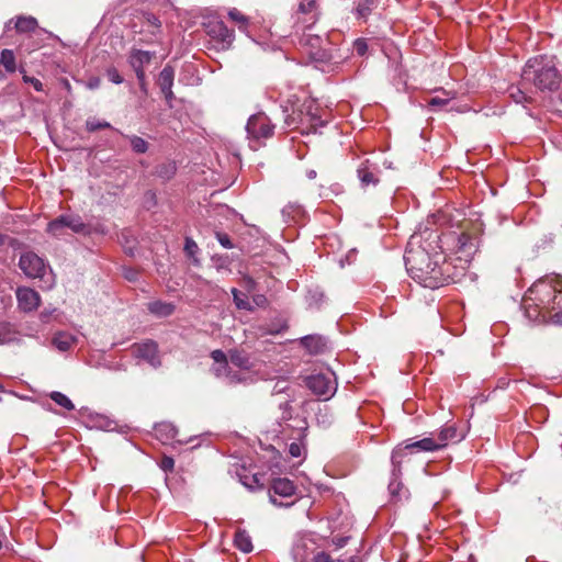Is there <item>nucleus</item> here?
I'll return each mask as SVG.
<instances>
[{"instance_id": "obj_28", "label": "nucleus", "mask_w": 562, "mask_h": 562, "mask_svg": "<svg viewBox=\"0 0 562 562\" xmlns=\"http://www.w3.org/2000/svg\"><path fill=\"white\" fill-rule=\"evenodd\" d=\"M256 282L254 279L248 277V294L251 293V304L248 302V312L255 308H267L269 306V300L265 294L255 293Z\"/></svg>"}, {"instance_id": "obj_6", "label": "nucleus", "mask_w": 562, "mask_h": 562, "mask_svg": "<svg viewBox=\"0 0 562 562\" xmlns=\"http://www.w3.org/2000/svg\"><path fill=\"white\" fill-rule=\"evenodd\" d=\"M274 125L263 113L258 112L248 117V148L257 150L265 145V140L272 137Z\"/></svg>"}, {"instance_id": "obj_55", "label": "nucleus", "mask_w": 562, "mask_h": 562, "mask_svg": "<svg viewBox=\"0 0 562 562\" xmlns=\"http://www.w3.org/2000/svg\"><path fill=\"white\" fill-rule=\"evenodd\" d=\"M92 227V234H101V235H105L108 233V228L103 225V224H97V225H91Z\"/></svg>"}, {"instance_id": "obj_30", "label": "nucleus", "mask_w": 562, "mask_h": 562, "mask_svg": "<svg viewBox=\"0 0 562 562\" xmlns=\"http://www.w3.org/2000/svg\"><path fill=\"white\" fill-rule=\"evenodd\" d=\"M408 441V447L411 448V453H416L419 451L424 452H432L438 450V446L435 443V435L431 434L430 437L423 438L417 441Z\"/></svg>"}, {"instance_id": "obj_14", "label": "nucleus", "mask_w": 562, "mask_h": 562, "mask_svg": "<svg viewBox=\"0 0 562 562\" xmlns=\"http://www.w3.org/2000/svg\"><path fill=\"white\" fill-rule=\"evenodd\" d=\"M477 251L476 238L467 233H461L457 237L456 252L459 259L471 261Z\"/></svg>"}, {"instance_id": "obj_3", "label": "nucleus", "mask_w": 562, "mask_h": 562, "mask_svg": "<svg viewBox=\"0 0 562 562\" xmlns=\"http://www.w3.org/2000/svg\"><path fill=\"white\" fill-rule=\"evenodd\" d=\"M530 292L540 295L539 302L542 310H546L548 317L555 324L562 325V283L551 284L549 282H539L535 284Z\"/></svg>"}, {"instance_id": "obj_36", "label": "nucleus", "mask_w": 562, "mask_h": 562, "mask_svg": "<svg viewBox=\"0 0 562 562\" xmlns=\"http://www.w3.org/2000/svg\"><path fill=\"white\" fill-rule=\"evenodd\" d=\"M281 214L284 222L290 223L301 216L302 207L297 203H289L282 209Z\"/></svg>"}, {"instance_id": "obj_37", "label": "nucleus", "mask_w": 562, "mask_h": 562, "mask_svg": "<svg viewBox=\"0 0 562 562\" xmlns=\"http://www.w3.org/2000/svg\"><path fill=\"white\" fill-rule=\"evenodd\" d=\"M530 299H526L525 300V310H526V315L531 318V319H538L540 316L546 318L548 317V313L546 312V310H542V304L539 303V304H535V306H532L530 303H529Z\"/></svg>"}, {"instance_id": "obj_42", "label": "nucleus", "mask_w": 562, "mask_h": 562, "mask_svg": "<svg viewBox=\"0 0 562 562\" xmlns=\"http://www.w3.org/2000/svg\"><path fill=\"white\" fill-rule=\"evenodd\" d=\"M176 170H177L176 165L173 162H168V164L160 165L157 168V175L165 180H169L170 178H172L175 176Z\"/></svg>"}, {"instance_id": "obj_53", "label": "nucleus", "mask_w": 562, "mask_h": 562, "mask_svg": "<svg viewBox=\"0 0 562 562\" xmlns=\"http://www.w3.org/2000/svg\"><path fill=\"white\" fill-rule=\"evenodd\" d=\"M216 238L218 240V243L224 247V248H227V249H231L233 248V244L231 241V238L228 237L227 234H224V233H216Z\"/></svg>"}, {"instance_id": "obj_50", "label": "nucleus", "mask_w": 562, "mask_h": 562, "mask_svg": "<svg viewBox=\"0 0 562 562\" xmlns=\"http://www.w3.org/2000/svg\"><path fill=\"white\" fill-rule=\"evenodd\" d=\"M289 453L291 454V457L293 458H299L301 457L303 453H304V447L302 443L300 442H292L290 446H289Z\"/></svg>"}, {"instance_id": "obj_47", "label": "nucleus", "mask_w": 562, "mask_h": 562, "mask_svg": "<svg viewBox=\"0 0 562 562\" xmlns=\"http://www.w3.org/2000/svg\"><path fill=\"white\" fill-rule=\"evenodd\" d=\"M199 250V247H198V244L190 237H187L186 238V243H184V251L186 254L193 258L194 255L198 252Z\"/></svg>"}, {"instance_id": "obj_44", "label": "nucleus", "mask_w": 562, "mask_h": 562, "mask_svg": "<svg viewBox=\"0 0 562 562\" xmlns=\"http://www.w3.org/2000/svg\"><path fill=\"white\" fill-rule=\"evenodd\" d=\"M144 19H145V22L148 24V26L154 27V30L150 31L151 34H156L160 30L161 23L155 14L145 13Z\"/></svg>"}, {"instance_id": "obj_34", "label": "nucleus", "mask_w": 562, "mask_h": 562, "mask_svg": "<svg viewBox=\"0 0 562 562\" xmlns=\"http://www.w3.org/2000/svg\"><path fill=\"white\" fill-rule=\"evenodd\" d=\"M173 80L175 69L169 65L165 66L158 77V85L160 87V90H169V88H172Z\"/></svg>"}, {"instance_id": "obj_23", "label": "nucleus", "mask_w": 562, "mask_h": 562, "mask_svg": "<svg viewBox=\"0 0 562 562\" xmlns=\"http://www.w3.org/2000/svg\"><path fill=\"white\" fill-rule=\"evenodd\" d=\"M401 474L396 473L393 475L392 480L389 483V493L391 496V501L393 503H398L408 498V490L403 485V483L398 480Z\"/></svg>"}, {"instance_id": "obj_10", "label": "nucleus", "mask_w": 562, "mask_h": 562, "mask_svg": "<svg viewBox=\"0 0 562 562\" xmlns=\"http://www.w3.org/2000/svg\"><path fill=\"white\" fill-rule=\"evenodd\" d=\"M19 267L29 278L42 279L46 272V263L44 259L33 251H27L21 255Z\"/></svg>"}, {"instance_id": "obj_61", "label": "nucleus", "mask_w": 562, "mask_h": 562, "mask_svg": "<svg viewBox=\"0 0 562 562\" xmlns=\"http://www.w3.org/2000/svg\"><path fill=\"white\" fill-rule=\"evenodd\" d=\"M138 85H139L140 90H142L144 93H147V82H146V80H145V81H143V82H138Z\"/></svg>"}, {"instance_id": "obj_21", "label": "nucleus", "mask_w": 562, "mask_h": 562, "mask_svg": "<svg viewBox=\"0 0 562 562\" xmlns=\"http://www.w3.org/2000/svg\"><path fill=\"white\" fill-rule=\"evenodd\" d=\"M154 57L153 52L133 48L128 54V64L133 69H145Z\"/></svg>"}, {"instance_id": "obj_32", "label": "nucleus", "mask_w": 562, "mask_h": 562, "mask_svg": "<svg viewBox=\"0 0 562 562\" xmlns=\"http://www.w3.org/2000/svg\"><path fill=\"white\" fill-rule=\"evenodd\" d=\"M442 95H436L428 100L427 104L431 110L442 109L449 104V102L456 99V92L447 91L445 89L439 90Z\"/></svg>"}, {"instance_id": "obj_26", "label": "nucleus", "mask_w": 562, "mask_h": 562, "mask_svg": "<svg viewBox=\"0 0 562 562\" xmlns=\"http://www.w3.org/2000/svg\"><path fill=\"white\" fill-rule=\"evenodd\" d=\"M228 362L231 371L237 375H240L243 381L246 370V357L244 352L237 349L229 350Z\"/></svg>"}, {"instance_id": "obj_18", "label": "nucleus", "mask_w": 562, "mask_h": 562, "mask_svg": "<svg viewBox=\"0 0 562 562\" xmlns=\"http://www.w3.org/2000/svg\"><path fill=\"white\" fill-rule=\"evenodd\" d=\"M461 439L462 436L458 434L454 425H446L435 436V443L438 446V450H440L446 448L450 442H458Z\"/></svg>"}, {"instance_id": "obj_11", "label": "nucleus", "mask_w": 562, "mask_h": 562, "mask_svg": "<svg viewBox=\"0 0 562 562\" xmlns=\"http://www.w3.org/2000/svg\"><path fill=\"white\" fill-rule=\"evenodd\" d=\"M211 358L214 361L211 370L215 376L225 379L229 384L241 382V376L231 371L228 359L222 350L217 349L212 351Z\"/></svg>"}, {"instance_id": "obj_31", "label": "nucleus", "mask_w": 562, "mask_h": 562, "mask_svg": "<svg viewBox=\"0 0 562 562\" xmlns=\"http://www.w3.org/2000/svg\"><path fill=\"white\" fill-rule=\"evenodd\" d=\"M175 308L172 303L162 301H153L147 304V310L158 317L170 316L175 312Z\"/></svg>"}, {"instance_id": "obj_54", "label": "nucleus", "mask_w": 562, "mask_h": 562, "mask_svg": "<svg viewBox=\"0 0 562 562\" xmlns=\"http://www.w3.org/2000/svg\"><path fill=\"white\" fill-rule=\"evenodd\" d=\"M160 467L164 471H172L175 467V460L171 457H164Z\"/></svg>"}, {"instance_id": "obj_33", "label": "nucleus", "mask_w": 562, "mask_h": 562, "mask_svg": "<svg viewBox=\"0 0 562 562\" xmlns=\"http://www.w3.org/2000/svg\"><path fill=\"white\" fill-rule=\"evenodd\" d=\"M156 437L162 442H167L176 438L178 430L170 423H160L155 427Z\"/></svg>"}, {"instance_id": "obj_25", "label": "nucleus", "mask_w": 562, "mask_h": 562, "mask_svg": "<svg viewBox=\"0 0 562 562\" xmlns=\"http://www.w3.org/2000/svg\"><path fill=\"white\" fill-rule=\"evenodd\" d=\"M408 454H412L411 448L408 447V441L400 443L395 447L391 458L393 465L392 475H396V473L401 474V465Z\"/></svg>"}, {"instance_id": "obj_13", "label": "nucleus", "mask_w": 562, "mask_h": 562, "mask_svg": "<svg viewBox=\"0 0 562 562\" xmlns=\"http://www.w3.org/2000/svg\"><path fill=\"white\" fill-rule=\"evenodd\" d=\"M16 300L19 308L26 313L35 311L41 304L40 294L26 286L18 288Z\"/></svg>"}, {"instance_id": "obj_27", "label": "nucleus", "mask_w": 562, "mask_h": 562, "mask_svg": "<svg viewBox=\"0 0 562 562\" xmlns=\"http://www.w3.org/2000/svg\"><path fill=\"white\" fill-rule=\"evenodd\" d=\"M301 345L311 353L319 355L326 348V341L322 336L308 335L301 339Z\"/></svg>"}, {"instance_id": "obj_7", "label": "nucleus", "mask_w": 562, "mask_h": 562, "mask_svg": "<svg viewBox=\"0 0 562 562\" xmlns=\"http://www.w3.org/2000/svg\"><path fill=\"white\" fill-rule=\"evenodd\" d=\"M202 26L217 47L221 49H227L231 47L235 38L234 30H229L220 15L216 13L205 15Z\"/></svg>"}, {"instance_id": "obj_62", "label": "nucleus", "mask_w": 562, "mask_h": 562, "mask_svg": "<svg viewBox=\"0 0 562 562\" xmlns=\"http://www.w3.org/2000/svg\"><path fill=\"white\" fill-rule=\"evenodd\" d=\"M348 562H362L361 558L359 557H351Z\"/></svg>"}, {"instance_id": "obj_48", "label": "nucleus", "mask_w": 562, "mask_h": 562, "mask_svg": "<svg viewBox=\"0 0 562 562\" xmlns=\"http://www.w3.org/2000/svg\"><path fill=\"white\" fill-rule=\"evenodd\" d=\"M353 49L359 56H364L368 52V43L364 38H357L353 42Z\"/></svg>"}, {"instance_id": "obj_4", "label": "nucleus", "mask_w": 562, "mask_h": 562, "mask_svg": "<svg viewBox=\"0 0 562 562\" xmlns=\"http://www.w3.org/2000/svg\"><path fill=\"white\" fill-rule=\"evenodd\" d=\"M279 249L269 238L262 234L256 225L248 224V257L251 258V265H256V258L262 257V262L272 265ZM248 265L250 262L248 261Z\"/></svg>"}, {"instance_id": "obj_5", "label": "nucleus", "mask_w": 562, "mask_h": 562, "mask_svg": "<svg viewBox=\"0 0 562 562\" xmlns=\"http://www.w3.org/2000/svg\"><path fill=\"white\" fill-rule=\"evenodd\" d=\"M300 45L305 49L310 58L316 63H330L334 60V49L327 47L329 45L327 37H322L317 34H313L306 29L300 37Z\"/></svg>"}, {"instance_id": "obj_17", "label": "nucleus", "mask_w": 562, "mask_h": 562, "mask_svg": "<svg viewBox=\"0 0 562 562\" xmlns=\"http://www.w3.org/2000/svg\"><path fill=\"white\" fill-rule=\"evenodd\" d=\"M315 550L314 541L305 536L297 537L292 547V555L296 562H307L310 554Z\"/></svg>"}, {"instance_id": "obj_43", "label": "nucleus", "mask_w": 562, "mask_h": 562, "mask_svg": "<svg viewBox=\"0 0 562 562\" xmlns=\"http://www.w3.org/2000/svg\"><path fill=\"white\" fill-rule=\"evenodd\" d=\"M227 15L231 21L237 23L239 27L246 24V16L236 8H232L227 11Z\"/></svg>"}, {"instance_id": "obj_64", "label": "nucleus", "mask_w": 562, "mask_h": 562, "mask_svg": "<svg viewBox=\"0 0 562 562\" xmlns=\"http://www.w3.org/2000/svg\"><path fill=\"white\" fill-rule=\"evenodd\" d=\"M315 177H316V172H315L314 170H311V171L308 172V178L313 179V178H315Z\"/></svg>"}, {"instance_id": "obj_38", "label": "nucleus", "mask_w": 562, "mask_h": 562, "mask_svg": "<svg viewBox=\"0 0 562 562\" xmlns=\"http://www.w3.org/2000/svg\"><path fill=\"white\" fill-rule=\"evenodd\" d=\"M49 397L59 406L67 411L75 409V405L71 400L61 392L54 391L49 394Z\"/></svg>"}, {"instance_id": "obj_12", "label": "nucleus", "mask_w": 562, "mask_h": 562, "mask_svg": "<svg viewBox=\"0 0 562 562\" xmlns=\"http://www.w3.org/2000/svg\"><path fill=\"white\" fill-rule=\"evenodd\" d=\"M133 353L136 358L148 362L154 368H157L161 364L158 352V345L153 340L135 344L133 346Z\"/></svg>"}, {"instance_id": "obj_59", "label": "nucleus", "mask_w": 562, "mask_h": 562, "mask_svg": "<svg viewBox=\"0 0 562 562\" xmlns=\"http://www.w3.org/2000/svg\"><path fill=\"white\" fill-rule=\"evenodd\" d=\"M347 538H335L333 542L337 548H342L347 543Z\"/></svg>"}, {"instance_id": "obj_39", "label": "nucleus", "mask_w": 562, "mask_h": 562, "mask_svg": "<svg viewBox=\"0 0 562 562\" xmlns=\"http://www.w3.org/2000/svg\"><path fill=\"white\" fill-rule=\"evenodd\" d=\"M374 7V0H358L356 12L359 18L366 19Z\"/></svg>"}, {"instance_id": "obj_56", "label": "nucleus", "mask_w": 562, "mask_h": 562, "mask_svg": "<svg viewBox=\"0 0 562 562\" xmlns=\"http://www.w3.org/2000/svg\"><path fill=\"white\" fill-rule=\"evenodd\" d=\"M233 294H234V300H235L236 306L238 308L246 307V302L238 296L236 289L233 290Z\"/></svg>"}, {"instance_id": "obj_51", "label": "nucleus", "mask_w": 562, "mask_h": 562, "mask_svg": "<svg viewBox=\"0 0 562 562\" xmlns=\"http://www.w3.org/2000/svg\"><path fill=\"white\" fill-rule=\"evenodd\" d=\"M510 97L514 99L517 103H522L528 101V97L525 92H522L519 88L512 89Z\"/></svg>"}, {"instance_id": "obj_40", "label": "nucleus", "mask_w": 562, "mask_h": 562, "mask_svg": "<svg viewBox=\"0 0 562 562\" xmlns=\"http://www.w3.org/2000/svg\"><path fill=\"white\" fill-rule=\"evenodd\" d=\"M131 142L132 149L137 154H144L148 150V143L136 135L127 136Z\"/></svg>"}, {"instance_id": "obj_49", "label": "nucleus", "mask_w": 562, "mask_h": 562, "mask_svg": "<svg viewBox=\"0 0 562 562\" xmlns=\"http://www.w3.org/2000/svg\"><path fill=\"white\" fill-rule=\"evenodd\" d=\"M235 544L241 551L246 552V533L243 530H239L235 535Z\"/></svg>"}, {"instance_id": "obj_41", "label": "nucleus", "mask_w": 562, "mask_h": 562, "mask_svg": "<svg viewBox=\"0 0 562 562\" xmlns=\"http://www.w3.org/2000/svg\"><path fill=\"white\" fill-rule=\"evenodd\" d=\"M86 128L92 133L99 130L112 128V125L106 121H100L94 117H90L86 121Z\"/></svg>"}, {"instance_id": "obj_20", "label": "nucleus", "mask_w": 562, "mask_h": 562, "mask_svg": "<svg viewBox=\"0 0 562 562\" xmlns=\"http://www.w3.org/2000/svg\"><path fill=\"white\" fill-rule=\"evenodd\" d=\"M357 173L362 187H368L370 184L375 186L379 182L378 169L375 166L369 164L368 160L359 165Z\"/></svg>"}, {"instance_id": "obj_45", "label": "nucleus", "mask_w": 562, "mask_h": 562, "mask_svg": "<svg viewBox=\"0 0 562 562\" xmlns=\"http://www.w3.org/2000/svg\"><path fill=\"white\" fill-rule=\"evenodd\" d=\"M105 75H106L108 79L115 85H121L124 81L120 71L115 67L106 68Z\"/></svg>"}, {"instance_id": "obj_16", "label": "nucleus", "mask_w": 562, "mask_h": 562, "mask_svg": "<svg viewBox=\"0 0 562 562\" xmlns=\"http://www.w3.org/2000/svg\"><path fill=\"white\" fill-rule=\"evenodd\" d=\"M270 501L273 504H278L276 499V495L281 497H292L296 493V486L294 483L286 477H278L272 481L271 487L269 490Z\"/></svg>"}, {"instance_id": "obj_58", "label": "nucleus", "mask_w": 562, "mask_h": 562, "mask_svg": "<svg viewBox=\"0 0 562 562\" xmlns=\"http://www.w3.org/2000/svg\"><path fill=\"white\" fill-rule=\"evenodd\" d=\"M161 92L164 93L166 101L170 104L175 98L172 88H169V90H161Z\"/></svg>"}, {"instance_id": "obj_22", "label": "nucleus", "mask_w": 562, "mask_h": 562, "mask_svg": "<svg viewBox=\"0 0 562 562\" xmlns=\"http://www.w3.org/2000/svg\"><path fill=\"white\" fill-rule=\"evenodd\" d=\"M78 342V338L67 331H58L54 335L52 339L53 346L58 349L59 351H68L72 347H75Z\"/></svg>"}, {"instance_id": "obj_24", "label": "nucleus", "mask_w": 562, "mask_h": 562, "mask_svg": "<svg viewBox=\"0 0 562 562\" xmlns=\"http://www.w3.org/2000/svg\"><path fill=\"white\" fill-rule=\"evenodd\" d=\"M63 215H64L67 228H69L71 232H74L76 234H82V235H91L92 234L91 225L83 223L79 215H72V214H63Z\"/></svg>"}, {"instance_id": "obj_19", "label": "nucleus", "mask_w": 562, "mask_h": 562, "mask_svg": "<svg viewBox=\"0 0 562 562\" xmlns=\"http://www.w3.org/2000/svg\"><path fill=\"white\" fill-rule=\"evenodd\" d=\"M18 69L16 57L12 49L4 48L0 53V81L7 78V74H14Z\"/></svg>"}, {"instance_id": "obj_15", "label": "nucleus", "mask_w": 562, "mask_h": 562, "mask_svg": "<svg viewBox=\"0 0 562 562\" xmlns=\"http://www.w3.org/2000/svg\"><path fill=\"white\" fill-rule=\"evenodd\" d=\"M12 23L14 24L16 33L19 34H32L40 30L37 20L32 15H18L13 19H10L5 23L4 30L9 31Z\"/></svg>"}, {"instance_id": "obj_35", "label": "nucleus", "mask_w": 562, "mask_h": 562, "mask_svg": "<svg viewBox=\"0 0 562 562\" xmlns=\"http://www.w3.org/2000/svg\"><path fill=\"white\" fill-rule=\"evenodd\" d=\"M67 228L64 215L56 217L47 224V233L53 235L54 237H61L65 234V229Z\"/></svg>"}, {"instance_id": "obj_60", "label": "nucleus", "mask_w": 562, "mask_h": 562, "mask_svg": "<svg viewBox=\"0 0 562 562\" xmlns=\"http://www.w3.org/2000/svg\"><path fill=\"white\" fill-rule=\"evenodd\" d=\"M99 85H100V80H99L98 78H95V79H93V80H91V81L89 82V87H90L91 89H93V88H98V87H99Z\"/></svg>"}, {"instance_id": "obj_29", "label": "nucleus", "mask_w": 562, "mask_h": 562, "mask_svg": "<svg viewBox=\"0 0 562 562\" xmlns=\"http://www.w3.org/2000/svg\"><path fill=\"white\" fill-rule=\"evenodd\" d=\"M20 340V331L15 325L9 322H0V345L11 344Z\"/></svg>"}, {"instance_id": "obj_63", "label": "nucleus", "mask_w": 562, "mask_h": 562, "mask_svg": "<svg viewBox=\"0 0 562 562\" xmlns=\"http://www.w3.org/2000/svg\"><path fill=\"white\" fill-rule=\"evenodd\" d=\"M7 239H8V236L0 234V245H3Z\"/></svg>"}, {"instance_id": "obj_8", "label": "nucleus", "mask_w": 562, "mask_h": 562, "mask_svg": "<svg viewBox=\"0 0 562 562\" xmlns=\"http://www.w3.org/2000/svg\"><path fill=\"white\" fill-rule=\"evenodd\" d=\"M305 384L313 394L324 401L329 400L337 390L333 372L312 374L306 378Z\"/></svg>"}, {"instance_id": "obj_52", "label": "nucleus", "mask_w": 562, "mask_h": 562, "mask_svg": "<svg viewBox=\"0 0 562 562\" xmlns=\"http://www.w3.org/2000/svg\"><path fill=\"white\" fill-rule=\"evenodd\" d=\"M312 562H344L342 560H335L333 559L328 553L326 552H318L314 558Z\"/></svg>"}, {"instance_id": "obj_57", "label": "nucleus", "mask_w": 562, "mask_h": 562, "mask_svg": "<svg viewBox=\"0 0 562 562\" xmlns=\"http://www.w3.org/2000/svg\"><path fill=\"white\" fill-rule=\"evenodd\" d=\"M133 70L135 71L138 82H143L146 80L145 69H133Z\"/></svg>"}, {"instance_id": "obj_1", "label": "nucleus", "mask_w": 562, "mask_h": 562, "mask_svg": "<svg viewBox=\"0 0 562 562\" xmlns=\"http://www.w3.org/2000/svg\"><path fill=\"white\" fill-rule=\"evenodd\" d=\"M424 234H427L425 244L422 233L411 236L404 256L405 266L411 278L420 285L437 289L450 282V263L441 251L436 250L438 233L425 231Z\"/></svg>"}, {"instance_id": "obj_46", "label": "nucleus", "mask_w": 562, "mask_h": 562, "mask_svg": "<svg viewBox=\"0 0 562 562\" xmlns=\"http://www.w3.org/2000/svg\"><path fill=\"white\" fill-rule=\"evenodd\" d=\"M20 71L23 74L22 79L25 83H31L36 91H43V83L41 80L35 77L27 76L23 68H20Z\"/></svg>"}, {"instance_id": "obj_2", "label": "nucleus", "mask_w": 562, "mask_h": 562, "mask_svg": "<svg viewBox=\"0 0 562 562\" xmlns=\"http://www.w3.org/2000/svg\"><path fill=\"white\" fill-rule=\"evenodd\" d=\"M522 83H533L539 90H555L560 86L559 70L552 65H543L541 60L529 59L522 69Z\"/></svg>"}, {"instance_id": "obj_9", "label": "nucleus", "mask_w": 562, "mask_h": 562, "mask_svg": "<svg viewBox=\"0 0 562 562\" xmlns=\"http://www.w3.org/2000/svg\"><path fill=\"white\" fill-rule=\"evenodd\" d=\"M297 23L304 25V29L311 31L312 26L317 23L321 18V9L317 0H299L297 10L295 12Z\"/></svg>"}]
</instances>
